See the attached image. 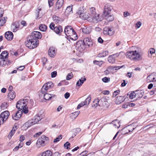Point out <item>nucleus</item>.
Returning a JSON list of instances; mask_svg holds the SVG:
<instances>
[{
    "label": "nucleus",
    "instance_id": "obj_48",
    "mask_svg": "<svg viewBox=\"0 0 156 156\" xmlns=\"http://www.w3.org/2000/svg\"><path fill=\"white\" fill-rule=\"evenodd\" d=\"M9 105L7 103L4 102L2 104L1 107L2 109H4L6 108Z\"/></svg>",
    "mask_w": 156,
    "mask_h": 156
},
{
    "label": "nucleus",
    "instance_id": "obj_36",
    "mask_svg": "<svg viewBox=\"0 0 156 156\" xmlns=\"http://www.w3.org/2000/svg\"><path fill=\"white\" fill-rule=\"evenodd\" d=\"M108 55V52L107 51H105L101 53L98 55V57H104Z\"/></svg>",
    "mask_w": 156,
    "mask_h": 156
},
{
    "label": "nucleus",
    "instance_id": "obj_45",
    "mask_svg": "<svg viewBox=\"0 0 156 156\" xmlns=\"http://www.w3.org/2000/svg\"><path fill=\"white\" fill-rule=\"evenodd\" d=\"M7 18L3 17L0 20V26H3L6 22Z\"/></svg>",
    "mask_w": 156,
    "mask_h": 156
},
{
    "label": "nucleus",
    "instance_id": "obj_49",
    "mask_svg": "<svg viewBox=\"0 0 156 156\" xmlns=\"http://www.w3.org/2000/svg\"><path fill=\"white\" fill-rule=\"evenodd\" d=\"M81 131V129L80 128H76L73 130V132L74 133V136H75L76 135Z\"/></svg>",
    "mask_w": 156,
    "mask_h": 156
},
{
    "label": "nucleus",
    "instance_id": "obj_60",
    "mask_svg": "<svg viewBox=\"0 0 156 156\" xmlns=\"http://www.w3.org/2000/svg\"><path fill=\"white\" fill-rule=\"evenodd\" d=\"M48 3L50 7L52 6L54 4L53 0H48Z\"/></svg>",
    "mask_w": 156,
    "mask_h": 156
},
{
    "label": "nucleus",
    "instance_id": "obj_21",
    "mask_svg": "<svg viewBox=\"0 0 156 156\" xmlns=\"http://www.w3.org/2000/svg\"><path fill=\"white\" fill-rule=\"evenodd\" d=\"M53 86V83L51 82H48L45 83L42 87L48 91L50 88Z\"/></svg>",
    "mask_w": 156,
    "mask_h": 156
},
{
    "label": "nucleus",
    "instance_id": "obj_58",
    "mask_svg": "<svg viewBox=\"0 0 156 156\" xmlns=\"http://www.w3.org/2000/svg\"><path fill=\"white\" fill-rule=\"evenodd\" d=\"M70 143L68 142H66L64 144V147L65 148H66L67 149H69V147L70 146Z\"/></svg>",
    "mask_w": 156,
    "mask_h": 156
},
{
    "label": "nucleus",
    "instance_id": "obj_4",
    "mask_svg": "<svg viewBox=\"0 0 156 156\" xmlns=\"http://www.w3.org/2000/svg\"><path fill=\"white\" fill-rule=\"evenodd\" d=\"M49 139L44 135L42 136L37 141L36 143L37 147L39 148L45 145L46 142Z\"/></svg>",
    "mask_w": 156,
    "mask_h": 156
},
{
    "label": "nucleus",
    "instance_id": "obj_35",
    "mask_svg": "<svg viewBox=\"0 0 156 156\" xmlns=\"http://www.w3.org/2000/svg\"><path fill=\"white\" fill-rule=\"evenodd\" d=\"M43 96L44 97L45 99L48 100L50 99L52 97L55 96V95L53 94L51 95L50 94L47 93L44 94V95H43Z\"/></svg>",
    "mask_w": 156,
    "mask_h": 156
},
{
    "label": "nucleus",
    "instance_id": "obj_41",
    "mask_svg": "<svg viewBox=\"0 0 156 156\" xmlns=\"http://www.w3.org/2000/svg\"><path fill=\"white\" fill-rule=\"evenodd\" d=\"M40 30L42 31H45L47 28V26L45 24H41L39 27Z\"/></svg>",
    "mask_w": 156,
    "mask_h": 156
},
{
    "label": "nucleus",
    "instance_id": "obj_59",
    "mask_svg": "<svg viewBox=\"0 0 156 156\" xmlns=\"http://www.w3.org/2000/svg\"><path fill=\"white\" fill-rule=\"evenodd\" d=\"M149 51L150 54H152L155 52V50L153 48H151L149 49Z\"/></svg>",
    "mask_w": 156,
    "mask_h": 156
},
{
    "label": "nucleus",
    "instance_id": "obj_3",
    "mask_svg": "<svg viewBox=\"0 0 156 156\" xmlns=\"http://www.w3.org/2000/svg\"><path fill=\"white\" fill-rule=\"evenodd\" d=\"M38 44V40L32 38L30 37L29 40H27L26 42V46L30 49H33L36 48Z\"/></svg>",
    "mask_w": 156,
    "mask_h": 156
},
{
    "label": "nucleus",
    "instance_id": "obj_54",
    "mask_svg": "<svg viewBox=\"0 0 156 156\" xmlns=\"http://www.w3.org/2000/svg\"><path fill=\"white\" fill-rule=\"evenodd\" d=\"M62 136L60 135L58 136V137H57L54 140V143H57V142L59 141L61 139H62Z\"/></svg>",
    "mask_w": 156,
    "mask_h": 156
},
{
    "label": "nucleus",
    "instance_id": "obj_7",
    "mask_svg": "<svg viewBox=\"0 0 156 156\" xmlns=\"http://www.w3.org/2000/svg\"><path fill=\"white\" fill-rule=\"evenodd\" d=\"M99 100L100 104H99V106H103L105 107L108 108L109 106V104L108 102V99L106 97H103Z\"/></svg>",
    "mask_w": 156,
    "mask_h": 156
},
{
    "label": "nucleus",
    "instance_id": "obj_25",
    "mask_svg": "<svg viewBox=\"0 0 156 156\" xmlns=\"http://www.w3.org/2000/svg\"><path fill=\"white\" fill-rule=\"evenodd\" d=\"M105 17V19L108 21H112L114 20L113 16L110 14H104Z\"/></svg>",
    "mask_w": 156,
    "mask_h": 156
},
{
    "label": "nucleus",
    "instance_id": "obj_5",
    "mask_svg": "<svg viewBox=\"0 0 156 156\" xmlns=\"http://www.w3.org/2000/svg\"><path fill=\"white\" fill-rule=\"evenodd\" d=\"M76 14L79 15V17L83 20H91V17L88 12H84L83 9H79L76 12Z\"/></svg>",
    "mask_w": 156,
    "mask_h": 156
},
{
    "label": "nucleus",
    "instance_id": "obj_17",
    "mask_svg": "<svg viewBox=\"0 0 156 156\" xmlns=\"http://www.w3.org/2000/svg\"><path fill=\"white\" fill-rule=\"evenodd\" d=\"M135 124L133 123L131 125H129L124 129V130H128L129 132H130L136 128V126H134Z\"/></svg>",
    "mask_w": 156,
    "mask_h": 156
},
{
    "label": "nucleus",
    "instance_id": "obj_14",
    "mask_svg": "<svg viewBox=\"0 0 156 156\" xmlns=\"http://www.w3.org/2000/svg\"><path fill=\"white\" fill-rule=\"evenodd\" d=\"M23 112L22 111H18L16 113L12 115V118L16 120H19L21 118Z\"/></svg>",
    "mask_w": 156,
    "mask_h": 156
},
{
    "label": "nucleus",
    "instance_id": "obj_30",
    "mask_svg": "<svg viewBox=\"0 0 156 156\" xmlns=\"http://www.w3.org/2000/svg\"><path fill=\"white\" fill-rule=\"evenodd\" d=\"M100 100L98 99H95L93 101V103L92 104V106L93 107L96 108L98 106H99V104Z\"/></svg>",
    "mask_w": 156,
    "mask_h": 156
},
{
    "label": "nucleus",
    "instance_id": "obj_11",
    "mask_svg": "<svg viewBox=\"0 0 156 156\" xmlns=\"http://www.w3.org/2000/svg\"><path fill=\"white\" fill-rule=\"evenodd\" d=\"M30 37L34 39L41 38L42 37V35L41 33L38 31H34L31 34Z\"/></svg>",
    "mask_w": 156,
    "mask_h": 156
},
{
    "label": "nucleus",
    "instance_id": "obj_15",
    "mask_svg": "<svg viewBox=\"0 0 156 156\" xmlns=\"http://www.w3.org/2000/svg\"><path fill=\"white\" fill-rule=\"evenodd\" d=\"M56 51L53 47L50 48L48 50V55L51 57H54L56 55Z\"/></svg>",
    "mask_w": 156,
    "mask_h": 156
},
{
    "label": "nucleus",
    "instance_id": "obj_12",
    "mask_svg": "<svg viewBox=\"0 0 156 156\" xmlns=\"http://www.w3.org/2000/svg\"><path fill=\"white\" fill-rule=\"evenodd\" d=\"M99 15L97 14L94 15V16H91L90 17H91V20L89 21L93 23H97L101 21V20L99 18Z\"/></svg>",
    "mask_w": 156,
    "mask_h": 156
},
{
    "label": "nucleus",
    "instance_id": "obj_52",
    "mask_svg": "<svg viewBox=\"0 0 156 156\" xmlns=\"http://www.w3.org/2000/svg\"><path fill=\"white\" fill-rule=\"evenodd\" d=\"M41 10V9H38L36 11V19H39L41 17V16L39 14V11Z\"/></svg>",
    "mask_w": 156,
    "mask_h": 156
},
{
    "label": "nucleus",
    "instance_id": "obj_63",
    "mask_svg": "<svg viewBox=\"0 0 156 156\" xmlns=\"http://www.w3.org/2000/svg\"><path fill=\"white\" fill-rule=\"evenodd\" d=\"M130 15V13L127 11H125L123 12V16L125 17Z\"/></svg>",
    "mask_w": 156,
    "mask_h": 156
},
{
    "label": "nucleus",
    "instance_id": "obj_34",
    "mask_svg": "<svg viewBox=\"0 0 156 156\" xmlns=\"http://www.w3.org/2000/svg\"><path fill=\"white\" fill-rule=\"evenodd\" d=\"M120 122L118 120H115L113 121L112 124L115 128H118L120 126Z\"/></svg>",
    "mask_w": 156,
    "mask_h": 156
},
{
    "label": "nucleus",
    "instance_id": "obj_31",
    "mask_svg": "<svg viewBox=\"0 0 156 156\" xmlns=\"http://www.w3.org/2000/svg\"><path fill=\"white\" fill-rule=\"evenodd\" d=\"M86 80V78L84 77H82L81 79L78 81L76 83V85L78 86H80L83 84L84 81Z\"/></svg>",
    "mask_w": 156,
    "mask_h": 156
},
{
    "label": "nucleus",
    "instance_id": "obj_6",
    "mask_svg": "<svg viewBox=\"0 0 156 156\" xmlns=\"http://www.w3.org/2000/svg\"><path fill=\"white\" fill-rule=\"evenodd\" d=\"M9 115V113L8 111H6L2 112L0 117V122L3 124L8 118Z\"/></svg>",
    "mask_w": 156,
    "mask_h": 156
},
{
    "label": "nucleus",
    "instance_id": "obj_26",
    "mask_svg": "<svg viewBox=\"0 0 156 156\" xmlns=\"http://www.w3.org/2000/svg\"><path fill=\"white\" fill-rule=\"evenodd\" d=\"M80 42L78 41L76 43V47H78V49L80 51H82L84 48V45L83 44H81Z\"/></svg>",
    "mask_w": 156,
    "mask_h": 156
},
{
    "label": "nucleus",
    "instance_id": "obj_23",
    "mask_svg": "<svg viewBox=\"0 0 156 156\" xmlns=\"http://www.w3.org/2000/svg\"><path fill=\"white\" fill-rule=\"evenodd\" d=\"M83 42L85 45L89 46L92 44V42L90 39L89 38L86 37L84 38L83 40Z\"/></svg>",
    "mask_w": 156,
    "mask_h": 156
},
{
    "label": "nucleus",
    "instance_id": "obj_37",
    "mask_svg": "<svg viewBox=\"0 0 156 156\" xmlns=\"http://www.w3.org/2000/svg\"><path fill=\"white\" fill-rule=\"evenodd\" d=\"M52 153L50 151L47 150L43 152L41 155L42 156H51Z\"/></svg>",
    "mask_w": 156,
    "mask_h": 156
},
{
    "label": "nucleus",
    "instance_id": "obj_32",
    "mask_svg": "<svg viewBox=\"0 0 156 156\" xmlns=\"http://www.w3.org/2000/svg\"><path fill=\"white\" fill-rule=\"evenodd\" d=\"M115 55H113L109 56L108 58V61L111 63H113L115 62Z\"/></svg>",
    "mask_w": 156,
    "mask_h": 156
},
{
    "label": "nucleus",
    "instance_id": "obj_13",
    "mask_svg": "<svg viewBox=\"0 0 156 156\" xmlns=\"http://www.w3.org/2000/svg\"><path fill=\"white\" fill-rule=\"evenodd\" d=\"M9 53L7 51H2L1 54L0 55V58L2 59V60L4 61V64H6L5 60L8 58Z\"/></svg>",
    "mask_w": 156,
    "mask_h": 156
},
{
    "label": "nucleus",
    "instance_id": "obj_47",
    "mask_svg": "<svg viewBox=\"0 0 156 156\" xmlns=\"http://www.w3.org/2000/svg\"><path fill=\"white\" fill-rule=\"evenodd\" d=\"M103 62L102 61H98L97 60H94L93 61V63L94 64L98 65L99 66H101Z\"/></svg>",
    "mask_w": 156,
    "mask_h": 156
},
{
    "label": "nucleus",
    "instance_id": "obj_61",
    "mask_svg": "<svg viewBox=\"0 0 156 156\" xmlns=\"http://www.w3.org/2000/svg\"><path fill=\"white\" fill-rule=\"evenodd\" d=\"M49 27L52 30H54V28H55V24L53 23H51L49 26Z\"/></svg>",
    "mask_w": 156,
    "mask_h": 156
},
{
    "label": "nucleus",
    "instance_id": "obj_53",
    "mask_svg": "<svg viewBox=\"0 0 156 156\" xmlns=\"http://www.w3.org/2000/svg\"><path fill=\"white\" fill-rule=\"evenodd\" d=\"M136 94L134 92H132L129 94V98L131 99H133L135 97Z\"/></svg>",
    "mask_w": 156,
    "mask_h": 156
},
{
    "label": "nucleus",
    "instance_id": "obj_1",
    "mask_svg": "<svg viewBox=\"0 0 156 156\" xmlns=\"http://www.w3.org/2000/svg\"><path fill=\"white\" fill-rule=\"evenodd\" d=\"M28 102V99L20 100L17 102L16 107L18 109L22 110L23 113L26 114H27L29 112L27 106Z\"/></svg>",
    "mask_w": 156,
    "mask_h": 156
},
{
    "label": "nucleus",
    "instance_id": "obj_33",
    "mask_svg": "<svg viewBox=\"0 0 156 156\" xmlns=\"http://www.w3.org/2000/svg\"><path fill=\"white\" fill-rule=\"evenodd\" d=\"M8 96L9 99L13 100L16 97L15 92H9L8 94Z\"/></svg>",
    "mask_w": 156,
    "mask_h": 156
},
{
    "label": "nucleus",
    "instance_id": "obj_62",
    "mask_svg": "<svg viewBox=\"0 0 156 156\" xmlns=\"http://www.w3.org/2000/svg\"><path fill=\"white\" fill-rule=\"evenodd\" d=\"M57 75V72L55 71H54L51 73V77L52 78L55 77Z\"/></svg>",
    "mask_w": 156,
    "mask_h": 156
},
{
    "label": "nucleus",
    "instance_id": "obj_9",
    "mask_svg": "<svg viewBox=\"0 0 156 156\" xmlns=\"http://www.w3.org/2000/svg\"><path fill=\"white\" fill-rule=\"evenodd\" d=\"M112 6L109 4H106L104 8V14H108L111 13V11L113 9Z\"/></svg>",
    "mask_w": 156,
    "mask_h": 156
},
{
    "label": "nucleus",
    "instance_id": "obj_29",
    "mask_svg": "<svg viewBox=\"0 0 156 156\" xmlns=\"http://www.w3.org/2000/svg\"><path fill=\"white\" fill-rule=\"evenodd\" d=\"M72 9V8L71 6L67 7L65 11V15H67L72 14L73 13Z\"/></svg>",
    "mask_w": 156,
    "mask_h": 156
},
{
    "label": "nucleus",
    "instance_id": "obj_57",
    "mask_svg": "<svg viewBox=\"0 0 156 156\" xmlns=\"http://www.w3.org/2000/svg\"><path fill=\"white\" fill-rule=\"evenodd\" d=\"M120 92V91L119 90H117L115 91L113 94V96L114 97H116Z\"/></svg>",
    "mask_w": 156,
    "mask_h": 156
},
{
    "label": "nucleus",
    "instance_id": "obj_40",
    "mask_svg": "<svg viewBox=\"0 0 156 156\" xmlns=\"http://www.w3.org/2000/svg\"><path fill=\"white\" fill-rule=\"evenodd\" d=\"M53 19L54 22L56 23H59L60 22V18L57 16H54L53 17Z\"/></svg>",
    "mask_w": 156,
    "mask_h": 156
},
{
    "label": "nucleus",
    "instance_id": "obj_27",
    "mask_svg": "<svg viewBox=\"0 0 156 156\" xmlns=\"http://www.w3.org/2000/svg\"><path fill=\"white\" fill-rule=\"evenodd\" d=\"M35 124H36V123L33 119L29 120L25 123L26 125L28 127L31 126Z\"/></svg>",
    "mask_w": 156,
    "mask_h": 156
},
{
    "label": "nucleus",
    "instance_id": "obj_28",
    "mask_svg": "<svg viewBox=\"0 0 156 156\" xmlns=\"http://www.w3.org/2000/svg\"><path fill=\"white\" fill-rule=\"evenodd\" d=\"M55 32L57 34L61 33L62 31V28L61 26H59L55 27L54 29Z\"/></svg>",
    "mask_w": 156,
    "mask_h": 156
},
{
    "label": "nucleus",
    "instance_id": "obj_44",
    "mask_svg": "<svg viewBox=\"0 0 156 156\" xmlns=\"http://www.w3.org/2000/svg\"><path fill=\"white\" fill-rule=\"evenodd\" d=\"M15 129H14V128H13L12 130L10 131V133H9V135H8V138L10 139L12 137V136L14 135L15 133Z\"/></svg>",
    "mask_w": 156,
    "mask_h": 156
},
{
    "label": "nucleus",
    "instance_id": "obj_42",
    "mask_svg": "<svg viewBox=\"0 0 156 156\" xmlns=\"http://www.w3.org/2000/svg\"><path fill=\"white\" fill-rule=\"evenodd\" d=\"M91 98L90 96H89L85 100L83 101V103L85 104V105H89L90 101L91 100Z\"/></svg>",
    "mask_w": 156,
    "mask_h": 156
},
{
    "label": "nucleus",
    "instance_id": "obj_24",
    "mask_svg": "<svg viewBox=\"0 0 156 156\" xmlns=\"http://www.w3.org/2000/svg\"><path fill=\"white\" fill-rule=\"evenodd\" d=\"M89 15L90 17L92 16H94L96 14L95 8L94 7H92L90 9L89 11Z\"/></svg>",
    "mask_w": 156,
    "mask_h": 156
},
{
    "label": "nucleus",
    "instance_id": "obj_46",
    "mask_svg": "<svg viewBox=\"0 0 156 156\" xmlns=\"http://www.w3.org/2000/svg\"><path fill=\"white\" fill-rule=\"evenodd\" d=\"M143 55L142 52H137V60L140 61L142 59Z\"/></svg>",
    "mask_w": 156,
    "mask_h": 156
},
{
    "label": "nucleus",
    "instance_id": "obj_16",
    "mask_svg": "<svg viewBox=\"0 0 156 156\" xmlns=\"http://www.w3.org/2000/svg\"><path fill=\"white\" fill-rule=\"evenodd\" d=\"M19 26V24L18 22H15L13 23L11 26V30L14 32H16Z\"/></svg>",
    "mask_w": 156,
    "mask_h": 156
},
{
    "label": "nucleus",
    "instance_id": "obj_39",
    "mask_svg": "<svg viewBox=\"0 0 156 156\" xmlns=\"http://www.w3.org/2000/svg\"><path fill=\"white\" fill-rule=\"evenodd\" d=\"M47 92V91L45 89H44V88L42 87L41 90V92L39 94V97L40 98H41L43 96V95H44V94H47L46 93Z\"/></svg>",
    "mask_w": 156,
    "mask_h": 156
},
{
    "label": "nucleus",
    "instance_id": "obj_22",
    "mask_svg": "<svg viewBox=\"0 0 156 156\" xmlns=\"http://www.w3.org/2000/svg\"><path fill=\"white\" fill-rule=\"evenodd\" d=\"M125 99L123 97L118 96L115 100V103L116 104H119L122 102Z\"/></svg>",
    "mask_w": 156,
    "mask_h": 156
},
{
    "label": "nucleus",
    "instance_id": "obj_10",
    "mask_svg": "<svg viewBox=\"0 0 156 156\" xmlns=\"http://www.w3.org/2000/svg\"><path fill=\"white\" fill-rule=\"evenodd\" d=\"M115 32V30L113 28L105 27L104 29V33L105 34H108L110 36L113 35Z\"/></svg>",
    "mask_w": 156,
    "mask_h": 156
},
{
    "label": "nucleus",
    "instance_id": "obj_50",
    "mask_svg": "<svg viewBox=\"0 0 156 156\" xmlns=\"http://www.w3.org/2000/svg\"><path fill=\"white\" fill-rule=\"evenodd\" d=\"M102 81L104 83H108L110 81V78L106 77L102 78Z\"/></svg>",
    "mask_w": 156,
    "mask_h": 156
},
{
    "label": "nucleus",
    "instance_id": "obj_56",
    "mask_svg": "<svg viewBox=\"0 0 156 156\" xmlns=\"http://www.w3.org/2000/svg\"><path fill=\"white\" fill-rule=\"evenodd\" d=\"M111 68V67H108L107 69L104 71V73L105 75H108L110 73L109 70Z\"/></svg>",
    "mask_w": 156,
    "mask_h": 156
},
{
    "label": "nucleus",
    "instance_id": "obj_20",
    "mask_svg": "<svg viewBox=\"0 0 156 156\" xmlns=\"http://www.w3.org/2000/svg\"><path fill=\"white\" fill-rule=\"evenodd\" d=\"M43 118L42 115L40 113H38L35 115L33 119L34 120L36 124L39 121L41 120Z\"/></svg>",
    "mask_w": 156,
    "mask_h": 156
},
{
    "label": "nucleus",
    "instance_id": "obj_64",
    "mask_svg": "<svg viewBox=\"0 0 156 156\" xmlns=\"http://www.w3.org/2000/svg\"><path fill=\"white\" fill-rule=\"evenodd\" d=\"M85 105V104L83 103V101L81 102L77 106V109H79L80 107H83Z\"/></svg>",
    "mask_w": 156,
    "mask_h": 156
},
{
    "label": "nucleus",
    "instance_id": "obj_55",
    "mask_svg": "<svg viewBox=\"0 0 156 156\" xmlns=\"http://www.w3.org/2000/svg\"><path fill=\"white\" fill-rule=\"evenodd\" d=\"M73 73H69L66 77V79L67 80H69L70 79H71L73 77Z\"/></svg>",
    "mask_w": 156,
    "mask_h": 156
},
{
    "label": "nucleus",
    "instance_id": "obj_43",
    "mask_svg": "<svg viewBox=\"0 0 156 156\" xmlns=\"http://www.w3.org/2000/svg\"><path fill=\"white\" fill-rule=\"evenodd\" d=\"M144 94V92L143 90H137V94L138 95V98L142 97Z\"/></svg>",
    "mask_w": 156,
    "mask_h": 156
},
{
    "label": "nucleus",
    "instance_id": "obj_51",
    "mask_svg": "<svg viewBox=\"0 0 156 156\" xmlns=\"http://www.w3.org/2000/svg\"><path fill=\"white\" fill-rule=\"evenodd\" d=\"M89 29V28H83L82 29V31L85 34H89L90 32Z\"/></svg>",
    "mask_w": 156,
    "mask_h": 156
},
{
    "label": "nucleus",
    "instance_id": "obj_18",
    "mask_svg": "<svg viewBox=\"0 0 156 156\" xmlns=\"http://www.w3.org/2000/svg\"><path fill=\"white\" fill-rule=\"evenodd\" d=\"M13 33L10 31H8L5 33V37L8 40H11L13 38Z\"/></svg>",
    "mask_w": 156,
    "mask_h": 156
},
{
    "label": "nucleus",
    "instance_id": "obj_19",
    "mask_svg": "<svg viewBox=\"0 0 156 156\" xmlns=\"http://www.w3.org/2000/svg\"><path fill=\"white\" fill-rule=\"evenodd\" d=\"M63 2V0H58L57 2L55 7V10H57L60 9L62 7Z\"/></svg>",
    "mask_w": 156,
    "mask_h": 156
},
{
    "label": "nucleus",
    "instance_id": "obj_2",
    "mask_svg": "<svg viewBox=\"0 0 156 156\" xmlns=\"http://www.w3.org/2000/svg\"><path fill=\"white\" fill-rule=\"evenodd\" d=\"M64 32L68 38L73 40H76L77 38L76 32L71 26H67L64 29Z\"/></svg>",
    "mask_w": 156,
    "mask_h": 156
},
{
    "label": "nucleus",
    "instance_id": "obj_8",
    "mask_svg": "<svg viewBox=\"0 0 156 156\" xmlns=\"http://www.w3.org/2000/svg\"><path fill=\"white\" fill-rule=\"evenodd\" d=\"M136 51H128L126 54L127 58L132 60H136Z\"/></svg>",
    "mask_w": 156,
    "mask_h": 156
},
{
    "label": "nucleus",
    "instance_id": "obj_38",
    "mask_svg": "<svg viewBox=\"0 0 156 156\" xmlns=\"http://www.w3.org/2000/svg\"><path fill=\"white\" fill-rule=\"evenodd\" d=\"M80 111H78L72 113L71 115V116L72 119H75L80 113Z\"/></svg>",
    "mask_w": 156,
    "mask_h": 156
}]
</instances>
